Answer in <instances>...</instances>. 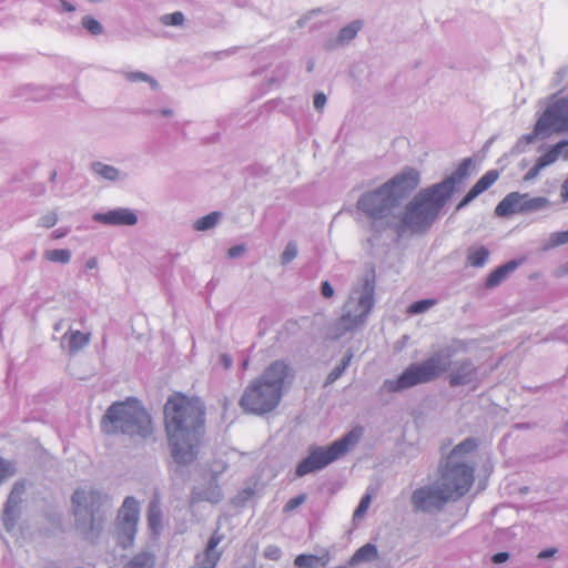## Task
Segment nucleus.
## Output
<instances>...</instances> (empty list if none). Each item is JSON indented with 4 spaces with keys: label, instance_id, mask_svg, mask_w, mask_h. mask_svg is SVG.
I'll use <instances>...</instances> for the list:
<instances>
[{
    "label": "nucleus",
    "instance_id": "1",
    "mask_svg": "<svg viewBox=\"0 0 568 568\" xmlns=\"http://www.w3.org/2000/svg\"><path fill=\"white\" fill-rule=\"evenodd\" d=\"M164 424L174 462H194L205 433V407L201 399L174 393L164 405Z\"/></svg>",
    "mask_w": 568,
    "mask_h": 568
},
{
    "label": "nucleus",
    "instance_id": "2",
    "mask_svg": "<svg viewBox=\"0 0 568 568\" xmlns=\"http://www.w3.org/2000/svg\"><path fill=\"white\" fill-rule=\"evenodd\" d=\"M473 159H464L457 169L442 182L422 189L396 214L393 231L402 236L406 233L423 234L427 232L437 220L440 211L456 192L458 186L469 176Z\"/></svg>",
    "mask_w": 568,
    "mask_h": 568
},
{
    "label": "nucleus",
    "instance_id": "3",
    "mask_svg": "<svg viewBox=\"0 0 568 568\" xmlns=\"http://www.w3.org/2000/svg\"><path fill=\"white\" fill-rule=\"evenodd\" d=\"M454 348L447 346L433 353L420 363L410 364L395 379H385L382 389L388 393L403 392L414 386L433 382L449 371L450 387L477 383L478 367L470 358L452 362Z\"/></svg>",
    "mask_w": 568,
    "mask_h": 568
},
{
    "label": "nucleus",
    "instance_id": "4",
    "mask_svg": "<svg viewBox=\"0 0 568 568\" xmlns=\"http://www.w3.org/2000/svg\"><path fill=\"white\" fill-rule=\"evenodd\" d=\"M101 428L106 435L123 433L141 437H148L153 432L151 416L136 399L111 405L101 422Z\"/></svg>",
    "mask_w": 568,
    "mask_h": 568
},
{
    "label": "nucleus",
    "instance_id": "5",
    "mask_svg": "<svg viewBox=\"0 0 568 568\" xmlns=\"http://www.w3.org/2000/svg\"><path fill=\"white\" fill-rule=\"evenodd\" d=\"M287 373L288 366L282 361H275L265 369L251 386V414L264 415L278 406Z\"/></svg>",
    "mask_w": 568,
    "mask_h": 568
},
{
    "label": "nucleus",
    "instance_id": "6",
    "mask_svg": "<svg viewBox=\"0 0 568 568\" xmlns=\"http://www.w3.org/2000/svg\"><path fill=\"white\" fill-rule=\"evenodd\" d=\"M375 275L367 274L358 286L354 287L343 306V314L335 323L337 336L354 331L364 324L367 315L374 307Z\"/></svg>",
    "mask_w": 568,
    "mask_h": 568
},
{
    "label": "nucleus",
    "instance_id": "7",
    "mask_svg": "<svg viewBox=\"0 0 568 568\" xmlns=\"http://www.w3.org/2000/svg\"><path fill=\"white\" fill-rule=\"evenodd\" d=\"M396 204L389 191L382 184L375 190L364 192L357 200L356 209L368 221V229L375 234L393 230Z\"/></svg>",
    "mask_w": 568,
    "mask_h": 568
},
{
    "label": "nucleus",
    "instance_id": "8",
    "mask_svg": "<svg viewBox=\"0 0 568 568\" xmlns=\"http://www.w3.org/2000/svg\"><path fill=\"white\" fill-rule=\"evenodd\" d=\"M353 433H348L338 440H335L327 447L312 445L308 447V455L302 459L296 466L295 474L297 477H304L307 474L321 470L344 456L349 445L355 444Z\"/></svg>",
    "mask_w": 568,
    "mask_h": 568
},
{
    "label": "nucleus",
    "instance_id": "9",
    "mask_svg": "<svg viewBox=\"0 0 568 568\" xmlns=\"http://www.w3.org/2000/svg\"><path fill=\"white\" fill-rule=\"evenodd\" d=\"M435 481L443 488L449 500L454 495L460 497L468 491L474 481V468L464 460L450 463L447 458L440 470V477Z\"/></svg>",
    "mask_w": 568,
    "mask_h": 568
},
{
    "label": "nucleus",
    "instance_id": "10",
    "mask_svg": "<svg viewBox=\"0 0 568 568\" xmlns=\"http://www.w3.org/2000/svg\"><path fill=\"white\" fill-rule=\"evenodd\" d=\"M449 498L436 481L413 490L410 495L412 510L415 514H436L444 509Z\"/></svg>",
    "mask_w": 568,
    "mask_h": 568
},
{
    "label": "nucleus",
    "instance_id": "11",
    "mask_svg": "<svg viewBox=\"0 0 568 568\" xmlns=\"http://www.w3.org/2000/svg\"><path fill=\"white\" fill-rule=\"evenodd\" d=\"M138 521L139 504L134 498L126 497L116 518L118 542L122 548L132 546Z\"/></svg>",
    "mask_w": 568,
    "mask_h": 568
},
{
    "label": "nucleus",
    "instance_id": "12",
    "mask_svg": "<svg viewBox=\"0 0 568 568\" xmlns=\"http://www.w3.org/2000/svg\"><path fill=\"white\" fill-rule=\"evenodd\" d=\"M420 173L412 166H405L383 185L399 206L402 201L408 197L419 185Z\"/></svg>",
    "mask_w": 568,
    "mask_h": 568
},
{
    "label": "nucleus",
    "instance_id": "13",
    "mask_svg": "<svg viewBox=\"0 0 568 568\" xmlns=\"http://www.w3.org/2000/svg\"><path fill=\"white\" fill-rule=\"evenodd\" d=\"M550 126L555 132L568 131V95L556 100L538 119V128Z\"/></svg>",
    "mask_w": 568,
    "mask_h": 568
},
{
    "label": "nucleus",
    "instance_id": "14",
    "mask_svg": "<svg viewBox=\"0 0 568 568\" xmlns=\"http://www.w3.org/2000/svg\"><path fill=\"white\" fill-rule=\"evenodd\" d=\"M94 220L109 225H134L138 222L135 213L129 209H115L105 213H97Z\"/></svg>",
    "mask_w": 568,
    "mask_h": 568
},
{
    "label": "nucleus",
    "instance_id": "15",
    "mask_svg": "<svg viewBox=\"0 0 568 568\" xmlns=\"http://www.w3.org/2000/svg\"><path fill=\"white\" fill-rule=\"evenodd\" d=\"M524 258L510 260L507 263L495 268L486 278L485 287L491 290L500 285L513 272H515Z\"/></svg>",
    "mask_w": 568,
    "mask_h": 568
},
{
    "label": "nucleus",
    "instance_id": "16",
    "mask_svg": "<svg viewBox=\"0 0 568 568\" xmlns=\"http://www.w3.org/2000/svg\"><path fill=\"white\" fill-rule=\"evenodd\" d=\"M521 203V193L510 192L497 204L495 214L500 217L523 214V210H520Z\"/></svg>",
    "mask_w": 568,
    "mask_h": 568
},
{
    "label": "nucleus",
    "instance_id": "17",
    "mask_svg": "<svg viewBox=\"0 0 568 568\" xmlns=\"http://www.w3.org/2000/svg\"><path fill=\"white\" fill-rule=\"evenodd\" d=\"M221 498L220 487L215 480H211L207 487H195L191 495L192 503H217Z\"/></svg>",
    "mask_w": 568,
    "mask_h": 568
},
{
    "label": "nucleus",
    "instance_id": "18",
    "mask_svg": "<svg viewBox=\"0 0 568 568\" xmlns=\"http://www.w3.org/2000/svg\"><path fill=\"white\" fill-rule=\"evenodd\" d=\"M378 558V550L374 544L367 542L359 547L348 560L351 567L358 566L363 562H372Z\"/></svg>",
    "mask_w": 568,
    "mask_h": 568
},
{
    "label": "nucleus",
    "instance_id": "19",
    "mask_svg": "<svg viewBox=\"0 0 568 568\" xmlns=\"http://www.w3.org/2000/svg\"><path fill=\"white\" fill-rule=\"evenodd\" d=\"M489 255L490 252L485 245H471L467 248L466 262L473 267H483Z\"/></svg>",
    "mask_w": 568,
    "mask_h": 568
},
{
    "label": "nucleus",
    "instance_id": "20",
    "mask_svg": "<svg viewBox=\"0 0 568 568\" xmlns=\"http://www.w3.org/2000/svg\"><path fill=\"white\" fill-rule=\"evenodd\" d=\"M521 206L523 214L532 213L549 207L550 201L545 196L531 197L528 193H521Z\"/></svg>",
    "mask_w": 568,
    "mask_h": 568
},
{
    "label": "nucleus",
    "instance_id": "21",
    "mask_svg": "<svg viewBox=\"0 0 568 568\" xmlns=\"http://www.w3.org/2000/svg\"><path fill=\"white\" fill-rule=\"evenodd\" d=\"M538 128V121L536 122L535 124V128H534V131L528 133V134H525L523 136H520L518 139V141L516 142V144L511 148L510 150V154L513 155H518L523 152L526 151V148L534 143L535 140L537 139V136L546 131H549L551 130L550 126H542L540 129H537Z\"/></svg>",
    "mask_w": 568,
    "mask_h": 568
},
{
    "label": "nucleus",
    "instance_id": "22",
    "mask_svg": "<svg viewBox=\"0 0 568 568\" xmlns=\"http://www.w3.org/2000/svg\"><path fill=\"white\" fill-rule=\"evenodd\" d=\"M27 486L24 481H17L8 496L6 506H4V514L7 516L11 515L16 508L20 505V503L23 499V495L26 493Z\"/></svg>",
    "mask_w": 568,
    "mask_h": 568
},
{
    "label": "nucleus",
    "instance_id": "23",
    "mask_svg": "<svg viewBox=\"0 0 568 568\" xmlns=\"http://www.w3.org/2000/svg\"><path fill=\"white\" fill-rule=\"evenodd\" d=\"M363 20H353L338 31L337 41H339V43H342L344 47L349 44L356 38L357 33L363 29Z\"/></svg>",
    "mask_w": 568,
    "mask_h": 568
},
{
    "label": "nucleus",
    "instance_id": "24",
    "mask_svg": "<svg viewBox=\"0 0 568 568\" xmlns=\"http://www.w3.org/2000/svg\"><path fill=\"white\" fill-rule=\"evenodd\" d=\"M477 448L476 439L468 437L464 439L462 443L456 445L449 456L447 458L450 459V463L454 460H463V457L466 454L474 452Z\"/></svg>",
    "mask_w": 568,
    "mask_h": 568
},
{
    "label": "nucleus",
    "instance_id": "25",
    "mask_svg": "<svg viewBox=\"0 0 568 568\" xmlns=\"http://www.w3.org/2000/svg\"><path fill=\"white\" fill-rule=\"evenodd\" d=\"M65 336L69 339V349L71 353H77L85 347L91 337L90 333H82L80 331L70 332L65 334Z\"/></svg>",
    "mask_w": 568,
    "mask_h": 568
},
{
    "label": "nucleus",
    "instance_id": "26",
    "mask_svg": "<svg viewBox=\"0 0 568 568\" xmlns=\"http://www.w3.org/2000/svg\"><path fill=\"white\" fill-rule=\"evenodd\" d=\"M161 521H162V511L160 507L159 500L154 499L149 505L148 510V523L151 528V530L154 534H158L159 529L161 528Z\"/></svg>",
    "mask_w": 568,
    "mask_h": 568
},
{
    "label": "nucleus",
    "instance_id": "27",
    "mask_svg": "<svg viewBox=\"0 0 568 568\" xmlns=\"http://www.w3.org/2000/svg\"><path fill=\"white\" fill-rule=\"evenodd\" d=\"M499 178V172L497 170L487 171L471 187V190L477 194H481L486 190H488Z\"/></svg>",
    "mask_w": 568,
    "mask_h": 568
},
{
    "label": "nucleus",
    "instance_id": "28",
    "mask_svg": "<svg viewBox=\"0 0 568 568\" xmlns=\"http://www.w3.org/2000/svg\"><path fill=\"white\" fill-rule=\"evenodd\" d=\"M352 358L353 353L351 351H347V353L342 358L341 363L336 367H334L327 375L325 386L333 384L344 374L346 368L349 366Z\"/></svg>",
    "mask_w": 568,
    "mask_h": 568
},
{
    "label": "nucleus",
    "instance_id": "29",
    "mask_svg": "<svg viewBox=\"0 0 568 568\" xmlns=\"http://www.w3.org/2000/svg\"><path fill=\"white\" fill-rule=\"evenodd\" d=\"M98 496L93 491L87 490H77L72 496V501L75 505V514L79 513V508L84 506L85 508L89 504L92 506Z\"/></svg>",
    "mask_w": 568,
    "mask_h": 568
},
{
    "label": "nucleus",
    "instance_id": "30",
    "mask_svg": "<svg viewBox=\"0 0 568 568\" xmlns=\"http://www.w3.org/2000/svg\"><path fill=\"white\" fill-rule=\"evenodd\" d=\"M565 244H568V230L551 233L549 239L542 244L541 250L547 252Z\"/></svg>",
    "mask_w": 568,
    "mask_h": 568
},
{
    "label": "nucleus",
    "instance_id": "31",
    "mask_svg": "<svg viewBox=\"0 0 568 568\" xmlns=\"http://www.w3.org/2000/svg\"><path fill=\"white\" fill-rule=\"evenodd\" d=\"M294 565L297 568H320L324 567L326 562L321 564V558L315 555H298L295 560Z\"/></svg>",
    "mask_w": 568,
    "mask_h": 568
},
{
    "label": "nucleus",
    "instance_id": "32",
    "mask_svg": "<svg viewBox=\"0 0 568 568\" xmlns=\"http://www.w3.org/2000/svg\"><path fill=\"white\" fill-rule=\"evenodd\" d=\"M221 217L220 212H211L210 214L197 219L193 226L196 231H206L214 227Z\"/></svg>",
    "mask_w": 568,
    "mask_h": 568
},
{
    "label": "nucleus",
    "instance_id": "33",
    "mask_svg": "<svg viewBox=\"0 0 568 568\" xmlns=\"http://www.w3.org/2000/svg\"><path fill=\"white\" fill-rule=\"evenodd\" d=\"M44 258L52 263L67 264L70 262L71 253L65 248H57L44 252Z\"/></svg>",
    "mask_w": 568,
    "mask_h": 568
},
{
    "label": "nucleus",
    "instance_id": "34",
    "mask_svg": "<svg viewBox=\"0 0 568 568\" xmlns=\"http://www.w3.org/2000/svg\"><path fill=\"white\" fill-rule=\"evenodd\" d=\"M92 169L97 174L110 181H114L119 176V172L115 168L101 162L93 163Z\"/></svg>",
    "mask_w": 568,
    "mask_h": 568
},
{
    "label": "nucleus",
    "instance_id": "35",
    "mask_svg": "<svg viewBox=\"0 0 568 568\" xmlns=\"http://www.w3.org/2000/svg\"><path fill=\"white\" fill-rule=\"evenodd\" d=\"M559 156H560V148L556 146V144H555L545 154L539 156L536 162L539 163L541 165V168L544 169V168L555 163Z\"/></svg>",
    "mask_w": 568,
    "mask_h": 568
},
{
    "label": "nucleus",
    "instance_id": "36",
    "mask_svg": "<svg viewBox=\"0 0 568 568\" xmlns=\"http://www.w3.org/2000/svg\"><path fill=\"white\" fill-rule=\"evenodd\" d=\"M81 23L91 34L98 36L103 31L101 23L91 16L83 17Z\"/></svg>",
    "mask_w": 568,
    "mask_h": 568
},
{
    "label": "nucleus",
    "instance_id": "37",
    "mask_svg": "<svg viewBox=\"0 0 568 568\" xmlns=\"http://www.w3.org/2000/svg\"><path fill=\"white\" fill-rule=\"evenodd\" d=\"M436 303L435 300H420L416 301L408 307L409 314H420L429 310L432 306H434Z\"/></svg>",
    "mask_w": 568,
    "mask_h": 568
},
{
    "label": "nucleus",
    "instance_id": "38",
    "mask_svg": "<svg viewBox=\"0 0 568 568\" xmlns=\"http://www.w3.org/2000/svg\"><path fill=\"white\" fill-rule=\"evenodd\" d=\"M297 256V245L294 242H290L281 255V263L288 264Z\"/></svg>",
    "mask_w": 568,
    "mask_h": 568
},
{
    "label": "nucleus",
    "instance_id": "39",
    "mask_svg": "<svg viewBox=\"0 0 568 568\" xmlns=\"http://www.w3.org/2000/svg\"><path fill=\"white\" fill-rule=\"evenodd\" d=\"M125 78L126 80L131 81V82H138V81H145V82H149L151 84L152 88L156 89L158 88V82L150 78L146 73H143V72H129L125 74Z\"/></svg>",
    "mask_w": 568,
    "mask_h": 568
},
{
    "label": "nucleus",
    "instance_id": "40",
    "mask_svg": "<svg viewBox=\"0 0 568 568\" xmlns=\"http://www.w3.org/2000/svg\"><path fill=\"white\" fill-rule=\"evenodd\" d=\"M162 22L165 26H181L184 22V16L180 11L169 13L162 17Z\"/></svg>",
    "mask_w": 568,
    "mask_h": 568
},
{
    "label": "nucleus",
    "instance_id": "41",
    "mask_svg": "<svg viewBox=\"0 0 568 568\" xmlns=\"http://www.w3.org/2000/svg\"><path fill=\"white\" fill-rule=\"evenodd\" d=\"M371 496L369 495H365L362 497L358 506L356 507L354 514H353V519L356 520V519H359L362 518L365 513L367 511V508L371 504Z\"/></svg>",
    "mask_w": 568,
    "mask_h": 568
},
{
    "label": "nucleus",
    "instance_id": "42",
    "mask_svg": "<svg viewBox=\"0 0 568 568\" xmlns=\"http://www.w3.org/2000/svg\"><path fill=\"white\" fill-rule=\"evenodd\" d=\"M14 475V468L10 463L0 458V484Z\"/></svg>",
    "mask_w": 568,
    "mask_h": 568
},
{
    "label": "nucleus",
    "instance_id": "43",
    "mask_svg": "<svg viewBox=\"0 0 568 568\" xmlns=\"http://www.w3.org/2000/svg\"><path fill=\"white\" fill-rule=\"evenodd\" d=\"M306 499V495L305 494H301V495H297L293 498H291L284 506V510L285 511H291L297 507H300L302 504H304Z\"/></svg>",
    "mask_w": 568,
    "mask_h": 568
},
{
    "label": "nucleus",
    "instance_id": "44",
    "mask_svg": "<svg viewBox=\"0 0 568 568\" xmlns=\"http://www.w3.org/2000/svg\"><path fill=\"white\" fill-rule=\"evenodd\" d=\"M57 221H58L57 213L50 212V213L41 216V219L39 221V225L42 227H45V229H50L55 225Z\"/></svg>",
    "mask_w": 568,
    "mask_h": 568
},
{
    "label": "nucleus",
    "instance_id": "45",
    "mask_svg": "<svg viewBox=\"0 0 568 568\" xmlns=\"http://www.w3.org/2000/svg\"><path fill=\"white\" fill-rule=\"evenodd\" d=\"M478 195L470 189L467 194L460 200V202L456 205L455 211L458 212L466 207L473 200H475Z\"/></svg>",
    "mask_w": 568,
    "mask_h": 568
},
{
    "label": "nucleus",
    "instance_id": "46",
    "mask_svg": "<svg viewBox=\"0 0 568 568\" xmlns=\"http://www.w3.org/2000/svg\"><path fill=\"white\" fill-rule=\"evenodd\" d=\"M342 47H343L342 43H339V41H337V36L329 37L323 42V49L326 51H334Z\"/></svg>",
    "mask_w": 568,
    "mask_h": 568
},
{
    "label": "nucleus",
    "instance_id": "47",
    "mask_svg": "<svg viewBox=\"0 0 568 568\" xmlns=\"http://www.w3.org/2000/svg\"><path fill=\"white\" fill-rule=\"evenodd\" d=\"M326 95L323 92H317L314 94L313 103L314 108L321 111L326 104Z\"/></svg>",
    "mask_w": 568,
    "mask_h": 568
},
{
    "label": "nucleus",
    "instance_id": "48",
    "mask_svg": "<svg viewBox=\"0 0 568 568\" xmlns=\"http://www.w3.org/2000/svg\"><path fill=\"white\" fill-rule=\"evenodd\" d=\"M265 557L272 559V560H278L281 558L282 551L276 546H268L265 551Z\"/></svg>",
    "mask_w": 568,
    "mask_h": 568
},
{
    "label": "nucleus",
    "instance_id": "49",
    "mask_svg": "<svg viewBox=\"0 0 568 568\" xmlns=\"http://www.w3.org/2000/svg\"><path fill=\"white\" fill-rule=\"evenodd\" d=\"M541 170V165L536 162L535 165L524 175V181L528 182L536 179Z\"/></svg>",
    "mask_w": 568,
    "mask_h": 568
},
{
    "label": "nucleus",
    "instance_id": "50",
    "mask_svg": "<svg viewBox=\"0 0 568 568\" xmlns=\"http://www.w3.org/2000/svg\"><path fill=\"white\" fill-rule=\"evenodd\" d=\"M321 293L325 298H331L334 295V288L328 281H324L321 284Z\"/></svg>",
    "mask_w": 568,
    "mask_h": 568
},
{
    "label": "nucleus",
    "instance_id": "51",
    "mask_svg": "<svg viewBox=\"0 0 568 568\" xmlns=\"http://www.w3.org/2000/svg\"><path fill=\"white\" fill-rule=\"evenodd\" d=\"M509 559V552L500 551L491 557V561L496 565L504 564Z\"/></svg>",
    "mask_w": 568,
    "mask_h": 568
},
{
    "label": "nucleus",
    "instance_id": "52",
    "mask_svg": "<svg viewBox=\"0 0 568 568\" xmlns=\"http://www.w3.org/2000/svg\"><path fill=\"white\" fill-rule=\"evenodd\" d=\"M556 146H559L560 148V155H562V158L565 160H568V140H561L559 141Z\"/></svg>",
    "mask_w": 568,
    "mask_h": 568
},
{
    "label": "nucleus",
    "instance_id": "53",
    "mask_svg": "<svg viewBox=\"0 0 568 568\" xmlns=\"http://www.w3.org/2000/svg\"><path fill=\"white\" fill-rule=\"evenodd\" d=\"M560 197L562 199L564 202L568 201V178L561 184Z\"/></svg>",
    "mask_w": 568,
    "mask_h": 568
},
{
    "label": "nucleus",
    "instance_id": "54",
    "mask_svg": "<svg viewBox=\"0 0 568 568\" xmlns=\"http://www.w3.org/2000/svg\"><path fill=\"white\" fill-rule=\"evenodd\" d=\"M557 550L555 548H548L538 554V558L546 559L552 557Z\"/></svg>",
    "mask_w": 568,
    "mask_h": 568
},
{
    "label": "nucleus",
    "instance_id": "55",
    "mask_svg": "<svg viewBox=\"0 0 568 568\" xmlns=\"http://www.w3.org/2000/svg\"><path fill=\"white\" fill-rule=\"evenodd\" d=\"M243 252H244L243 246H234L229 250V255L231 257H236V256H240Z\"/></svg>",
    "mask_w": 568,
    "mask_h": 568
},
{
    "label": "nucleus",
    "instance_id": "56",
    "mask_svg": "<svg viewBox=\"0 0 568 568\" xmlns=\"http://www.w3.org/2000/svg\"><path fill=\"white\" fill-rule=\"evenodd\" d=\"M221 363H222L223 367L225 369H227L232 365V358L229 355H226V354H222L221 355Z\"/></svg>",
    "mask_w": 568,
    "mask_h": 568
},
{
    "label": "nucleus",
    "instance_id": "57",
    "mask_svg": "<svg viewBox=\"0 0 568 568\" xmlns=\"http://www.w3.org/2000/svg\"><path fill=\"white\" fill-rule=\"evenodd\" d=\"M314 68H315V61H314V59H310L306 63V71L308 73H311V72H313Z\"/></svg>",
    "mask_w": 568,
    "mask_h": 568
},
{
    "label": "nucleus",
    "instance_id": "58",
    "mask_svg": "<svg viewBox=\"0 0 568 568\" xmlns=\"http://www.w3.org/2000/svg\"><path fill=\"white\" fill-rule=\"evenodd\" d=\"M271 324H272V322H271L268 318H262V320H261V322H260V324H258V326H260V327H262V326H263V327H267V326H268V325H271Z\"/></svg>",
    "mask_w": 568,
    "mask_h": 568
},
{
    "label": "nucleus",
    "instance_id": "59",
    "mask_svg": "<svg viewBox=\"0 0 568 568\" xmlns=\"http://www.w3.org/2000/svg\"><path fill=\"white\" fill-rule=\"evenodd\" d=\"M51 236H52V239L58 240V239H60V237L64 236V233L59 232V231H54V232L51 234Z\"/></svg>",
    "mask_w": 568,
    "mask_h": 568
},
{
    "label": "nucleus",
    "instance_id": "60",
    "mask_svg": "<svg viewBox=\"0 0 568 568\" xmlns=\"http://www.w3.org/2000/svg\"><path fill=\"white\" fill-rule=\"evenodd\" d=\"M564 434L568 435V422H566L562 426Z\"/></svg>",
    "mask_w": 568,
    "mask_h": 568
},
{
    "label": "nucleus",
    "instance_id": "61",
    "mask_svg": "<svg viewBox=\"0 0 568 568\" xmlns=\"http://www.w3.org/2000/svg\"><path fill=\"white\" fill-rule=\"evenodd\" d=\"M63 6L68 11L74 10V8L71 4H68L67 2H64Z\"/></svg>",
    "mask_w": 568,
    "mask_h": 568
},
{
    "label": "nucleus",
    "instance_id": "62",
    "mask_svg": "<svg viewBox=\"0 0 568 568\" xmlns=\"http://www.w3.org/2000/svg\"><path fill=\"white\" fill-rule=\"evenodd\" d=\"M94 265H95V261H94V260H90V261L88 262V266H89L90 268L94 267Z\"/></svg>",
    "mask_w": 568,
    "mask_h": 568
},
{
    "label": "nucleus",
    "instance_id": "63",
    "mask_svg": "<svg viewBox=\"0 0 568 568\" xmlns=\"http://www.w3.org/2000/svg\"><path fill=\"white\" fill-rule=\"evenodd\" d=\"M162 114L163 115H171L172 114V111L171 110H162Z\"/></svg>",
    "mask_w": 568,
    "mask_h": 568
},
{
    "label": "nucleus",
    "instance_id": "64",
    "mask_svg": "<svg viewBox=\"0 0 568 568\" xmlns=\"http://www.w3.org/2000/svg\"><path fill=\"white\" fill-rule=\"evenodd\" d=\"M318 12H321L320 8L318 9H313L312 11H310L311 14H315V13H318Z\"/></svg>",
    "mask_w": 568,
    "mask_h": 568
}]
</instances>
